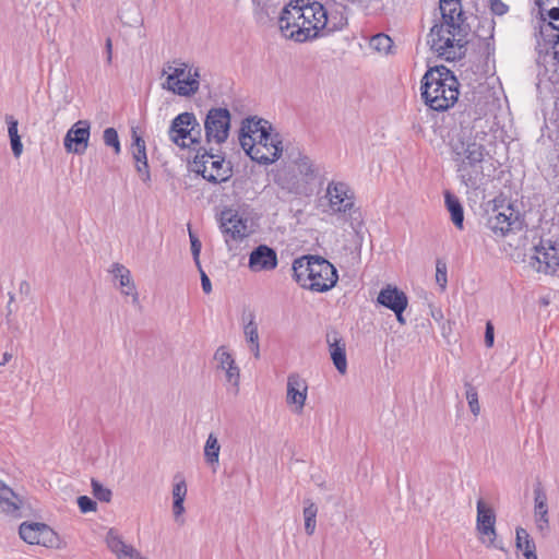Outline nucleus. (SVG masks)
Returning a JSON list of instances; mask_svg holds the SVG:
<instances>
[{
    "mask_svg": "<svg viewBox=\"0 0 559 559\" xmlns=\"http://www.w3.org/2000/svg\"><path fill=\"white\" fill-rule=\"evenodd\" d=\"M444 199L447 209L451 214L452 223L459 229H463L464 212L460 200L449 191L444 193Z\"/></svg>",
    "mask_w": 559,
    "mask_h": 559,
    "instance_id": "c756f323",
    "label": "nucleus"
},
{
    "mask_svg": "<svg viewBox=\"0 0 559 559\" xmlns=\"http://www.w3.org/2000/svg\"><path fill=\"white\" fill-rule=\"evenodd\" d=\"M200 270V273H201V285H202V289L205 294H210L212 292V284H211V281L209 278V276L206 275V273L201 269V266L199 267Z\"/></svg>",
    "mask_w": 559,
    "mask_h": 559,
    "instance_id": "13d9d810",
    "label": "nucleus"
},
{
    "mask_svg": "<svg viewBox=\"0 0 559 559\" xmlns=\"http://www.w3.org/2000/svg\"><path fill=\"white\" fill-rule=\"evenodd\" d=\"M428 44L439 57L447 61H454L465 55L466 32L461 25L452 28L445 24H436L428 35Z\"/></svg>",
    "mask_w": 559,
    "mask_h": 559,
    "instance_id": "7ed1b4c3",
    "label": "nucleus"
},
{
    "mask_svg": "<svg viewBox=\"0 0 559 559\" xmlns=\"http://www.w3.org/2000/svg\"><path fill=\"white\" fill-rule=\"evenodd\" d=\"M91 124L87 120H79L67 132L63 145L68 153L83 154L88 145Z\"/></svg>",
    "mask_w": 559,
    "mask_h": 559,
    "instance_id": "2eb2a0df",
    "label": "nucleus"
},
{
    "mask_svg": "<svg viewBox=\"0 0 559 559\" xmlns=\"http://www.w3.org/2000/svg\"><path fill=\"white\" fill-rule=\"evenodd\" d=\"M449 146L454 168L466 165L467 162L474 163L486 159L485 145L476 141V136L467 127L461 126L460 131L451 138Z\"/></svg>",
    "mask_w": 559,
    "mask_h": 559,
    "instance_id": "39448f33",
    "label": "nucleus"
},
{
    "mask_svg": "<svg viewBox=\"0 0 559 559\" xmlns=\"http://www.w3.org/2000/svg\"><path fill=\"white\" fill-rule=\"evenodd\" d=\"M528 265L538 273L556 274L559 270V248L552 245L536 246Z\"/></svg>",
    "mask_w": 559,
    "mask_h": 559,
    "instance_id": "4468645a",
    "label": "nucleus"
},
{
    "mask_svg": "<svg viewBox=\"0 0 559 559\" xmlns=\"http://www.w3.org/2000/svg\"><path fill=\"white\" fill-rule=\"evenodd\" d=\"M224 371L226 373L227 382L230 383L237 391L238 385H239V377H240L239 368L236 366V364H234L230 367H227L226 369H224Z\"/></svg>",
    "mask_w": 559,
    "mask_h": 559,
    "instance_id": "49530a36",
    "label": "nucleus"
},
{
    "mask_svg": "<svg viewBox=\"0 0 559 559\" xmlns=\"http://www.w3.org/2000/svg\"><path fill=\"white\" fill-rule=\"evenodd\" d=\"M22 506V499L9 487L3 486L0 490V507L10 514L15 513Z\"/></svg>",
    "mask_w": 559,
    "mask_h": 559,
    "instance_id": "7c9ffc66",
    "label": "nucleus"
},
{
    "mask_svg": "<svg viewBox=\"0 0 559 559\" xmlns=\"http://www.w3.org/2000/svg\"><path fill=\"white\" fill-rule=\"evenodd\" d=\"M465 388H466V400L468 402L469 409L474 416H478L480 413V405L478 402V393H477L476 389L469 383H466Z\"/></svg>",
    "mask_w": 559,
    "mask_h": 559,
    "instance_id": "79ce46f5",
    "label": "nucleus"
},
{
    "mask_svg": "<svg viewBox=\"0 0 559 559\" xmlns=\"http://www.w3.org/2000/svg\"><path fill=\"white\" fill-rule=\"evenodd\" d=\"M11 357H12V355L5 352V353L3 354V358H2V360L0 361V366H3V365H5L7 362H9V360L11 359Z\"/></svg>",
    "mask_w": 559,
    "mask_h": 559,
    "instance_id": "0e129e2a",
    "label": "nucleus"
},
{
    "mask_svg": "<svg viewBox=\"0 0 559 559\" xmlns=\"http://www.w3.org/2000/svg\"><path fill=\"white\" fill-rule=\"evenodd\" d=\"M534 519L537 530L545 533L549 528L548 504L534 506Z\"/></svg>",
    "mask_w": 559,
    "mask_h": 559,
    "instance_id": "4c0bfd02",
    "label": "nucleus"
},
{
    "mask_svg": "<svg viewBox=\"0 0 559 559\" xmlns=\"http://www.w3.org/2000/svg\"><path fill=\"white\" fill-rule=\"evenodd\" d=\"M190 242H191V252L193 255V260L198 267H200V252H201V241L198 239L197 236H194L191 231H189Z\"/></svg>",
    "mask_w": 559,
    "mask_h": 559,
    "instance_id": "09e8293b",
    "label": "nucleus"
},
{
    "mask_svg": "<svg viewBox=\"0 0 559 559\" xmlns=\"http://www.w3.org/2000/svg\"><path fill=\"white\" fill-rule=\"evenodd\" d=\"M393 312L395 313L396 316V320L401 323V324H405V319L403 317V312L404 310H393Z\"/></svg>",
    "mask_w": 559,
    "mask_h": 559,
    "instance_id": "e2e57ef3",
    "label": "nucleus"
},
{
    "mask_svg": "<svg viewBox=\"0 0 559 559\" xmlns=\"http://www.w3.org/2000/svg\"><path fill=\"white\" fill-rule=\"evenodd\" d=\"M135 168L143 182L146 183L151 181V174L147 162L135 164Z\"/></svg>",
    "mask_w": 559,
    "mask_h": 559,
    "instance_id": "864d4df0",
    "label": "nucleus"
},
{
    "mask_svg": "<svg viewBox=\"0 0 559 559\" xmlns=\"http://www.w3.org/2000/svg\"><path fill=\"white\" fill-rule=\"evenodd\" d=\"M307 390V382L300 376H288L286 400L288 404H294L296 406V411L298 413H300L305 406Z\"/></svg>",
    "mask_w": 559,
    "mask_h": 559,
    "instance_id": "4be33fe9",
    "label": "nucleus"
},
{
    "mask_svg": "<svg viewBox=\"0 0 559 559\" xmlns=\"http://www.w3.org/2000/svg\"><path fill=\"white\" fill-rule=\"evenodd\" d=\"M187 496V485L183 480L175 484L173 488V498L174 500L179 499L180 501H185Z\"/></svg>",
    "mask_w": 559,
    "mask_h": 559,
    "instance_id": "603ef678",
    "label": "nucleus"
},
{
    "mask_svg": "<svg viewBox=\"0 0 559 559\" xmlns=\"http://www.w3.org/2000/svg\"><path fill=\"white\" fill-rule=\"evenodd\" d=\"M542 21L543 24L539 27L538 34H536L537 37L543 39L545 44L552 45V48L559 46V34L558 32V25H555L552 22L546 23V19L542 14Z\"/></svg>",
    "mask_w": 559,
    "mask_h": 559,
    "instance_id": "473e14b6",
    "label": "nucleus"
},
{
    "mask_svg": "<svg viewBox=\"0 0 559 559\" xmlns=\"http://www.w3.org/2000/svg\"><path fill=\"white\" fill-rule=\"evenodd\" d=\"M392 45H393L392 39L388 35L382 34V33L372 36L370 39L371 48H373L374 50H377L379 52H384V53L390 52Z\"/></svg>",
    "mask_w": 559,
    "mask_h": 559,
    "instance_id": "ea45409f",
    "label": "nucleus"
},
{
    "mask_svg": "<svg viewBox=\"0 0 559 559\" xmlns=\"http://www.w3.org/2000/svg\"><path fill=\"white\" fill-rule=\"evenodd\" d=\"M322 19V35L326 36L335 32L342 31L347 25V16L345 15V7L333 3L324 7Z\"/></svg>",
    "mask_w": 559,
    "mask_h": 559,
    "instance_id": "a211bd4d",
    "label": "nucleus"
},
{
    "mask_svg": "<svg viewBox=\"0 0 559 559\" xmlns=\"http://www.w3.org/2000/svg\"><path fill=\"white\" fill-rule=\"evenodd\" d=\"M487 160H478L474 163L467 162L466 165L455 167L456 177L467 189L480 190L490 181V167L486 166Z\"/></svg>",
    "mask_w": 559,
    "mask_h": 559,
    "instance_id": "9b49d317",
    "label": "nucleus"
},
{
    "mask_svg": "<svg viewBox=\"0 0 559 559\" xmlns=\"http://www.w3.org/2000/svg\"><path fill=\"white\" fill-rule=\"evenodd\" d=\"M277 264L276 251L266 245H259L249 254L248 267L252 272L272 271Z\"/></svg>",
    "mask_w": 559,
    "mask_h": 559,
    "instance_id": "f3484780",
    "label": "nucleus"
},
{
    "mask_svg": "<svg viewBox=\"0 0 559 559\" xmlns=\"http://www.w3.org/2000/svg\"><path fill=\"white\" fill-rule=\"evenodd\" d=\"M10 143H11V148H12L13 155L16 158L20 157L23 152V144L21 142V138L14 136V138L10 139Z\"/></svg>",
    "mask_w": 559,
    "mask_h": 559,
    "instance_id": "6e6d98bb",
    "label": "nucleus"
},
{
    "mask_svg": "<svg viewBox=\"0 0 559 559\" xmlns=\"http://www.w3.org/2000/svg\"><path fill=\"white\" fill-rule=\"evenodd\" d=\"M104 143L114 148L116 154L121 151L118 132L115 128H106L103 133Z\"/></svg>",
    "mask_w": 559,
    "mask_h": 559,
    "instance_id": "a19ab883",
    "label": "nucleus"
},
{
    "mask_svg": "<svg viewBox=\"0 0 559 559\" xmlns=\"http://www.w3.org/2000/svg\"><path fill=\"white\" fill-rule=\"evenodd\" d=\"M308 289L324 293L335 286L338 280L337 271L332 263L322 257H316Z\"/></svg>",
    "mask_w": 559,
    "mask_h": 559,
    "instance_id": "ddd939ff",
    "label": "nucleus"
},
{
    "mask_svg": "<svg viewBox=\"0 0 559 559\" xmlns=\"http://www.w3.org/2000/svg\"><path fill=\"white\" fill-rule=\"evenodd\" d=\"M436 282L439 284L442 290L447 287V264L440 260L436 264Z\"/></svg>",
    "mask_w": 559,
    "mask_h": 559,
    "instance_id": "a18cd8bd",
    "label": "nucleus"
},
{
    "mask_svg": "<svg viewBox=\"0 0 559 559\" xmlns=\"http://www.w3.org/2000/svg\"><path fill=\"white\" fill-rule=\"evenodd\" d=\"M304 519H305V532L307 535H313L317 526V513L318 508L316 503L310 500H305Z\"/></svg>",
    "mask_w": 559,
    "mask_h": 559,
    "instance_id": "f704fd0d",
    "label": "nucleus"
},
{
    "mask_svg": "<svg viewBox=\"0 0 559 559\" xmlns=\"http://www.w3.org/2000/svg\"><path fill=\"white\" fill-rule=\"evenodd\" d=\"M326 195L333 213L343 214L353 230L358 233L364 219L360 210L355 206L354 194L348 185L342 181H331L326 188Z\"/></svg>",
    "mask_w": 559,
    "mask_h": 559,
    "instance_id": "20e7f679",
    "label": "nucleus"
},
{
    "mask_svg": "<svg viewBox=\"0 0 559 559\" xmlns=\"http://www.w3.org/2000/svg\"><path fill=\"white\" fill-rule=\"evenodd\" d=\"M243 333L247 343L250 346V350L253 354L254 358H260V344H259V331L258 324L254 321V316L250 314V320L243 328Z\"/></svg>",
    "mask_w": 559,
    "mask_h": 559,
    "instance_id": "2f4dec72",
    "label": "nucleus"
},
{
    "mask_svg": "<svg viewBox=\"0 0 559 559\" xmlns=\"http://www.w3.org/2000/svg\"><path fill=\"white\" fill-rule=\"evenodd\" d=\"M515 534L516 548L522 551L525 559H538L535 543L527 531L523 527H518Z\"/></svg>",
    "mask_w": 559,
    "mask_h": 559,
    "instance_id": "c85d7f7f",
    "label": "nucleus"
},
{
    "mask_svg": "<svg viewBox=\"0 0 559 559\" xmlns=\"http://www.w3.org/2000/svg\"><path fill=\"white\" fill-rule=\"evenodd\" d=\"M294 163L301 176L311 179L316 177L318 168L309 156L299 154L298 158H296Z\"/></svg>",
    "mask_w": 559,
    "mask_h": 559,
    "instance_id": "e433bc0d",
    "label": "nucleus"
},
{
    "mask_svg": "<svg viewBox=\"0 0 559 559\" xmlns=\"http://www.w3.org/2000/svg\"><path fill=\"white\" fill-rule=\"evenodd\" d=\"M324 5L320 2L295 0L289 2L281 12L278 25L284 37L296 43H306L322 35V19Z\"/></svg>",
    "mask_w": 559,
    "mask_h": 559,
    "instance_id": "f257e3e1",
    "label": "nucleus"
},
{
    "mask_svg": "<svg viewBox=\"0 0 559 559\" xmlns=\"http://www.w3.org/2000/svg\"><path fill=\"white\" fill-rule=\"evenodd\" d=\"M317 255H304L300 257L293 262V272L295 281L304 288L308 289V285L310 283V272H312V266L314 264V259Z\"/></svg>",
    "mask_w": 559,
    "mask_h": 559,
    "instance_id": "a878e982",
    "label": "nucleus"
},
{
    "mask_svg": "<svg viewBox=\"0 0 559 559\" xmlns=\"http://www.w3.org/2000/svg\"><path fill=\"white\" fill-rule=\"evenodd\" d=\"M219 228L225 236L227 245H229L230 240L235 242L242 241L250 235L248 218L233 209H226L221 212Z\"/></svg>",
    "mask_w": 559,
    "mask_h": 559,
    "instance_id": "f8f14e48",
    "label": "nucleus"
},
{
    "mask_svg": "<svg viewBox=\"0 0 559 559\" xmlns=\"http://www.w3.org/2000/svg\"><path fill=\"white\" fill-rule=\"evenodd\" d=\"M490 10L496 15H503L508 12L509 7L501 0H488Z\"/></svg>",
    "mask_w": 559,
    "mask_h": 559,
    "instance_id": "3c124183",
    "label": "nucleus"
},
{
    "mask_svg": "<svg viewBox=\"0 0 559 559\" xmlns=\"http://www.w3.org/2000/svg\"><path fill=\"white\" fill-rule=\"evenodd\" d=\"M547 15H548V17H549L551 21H558V20H559V7L551 8V9L547 12Z\"/></svg>",
    "mask_w": 559,
    "mask_h": 559,
    "instance_id": "680f3d73",
    "label": "nucleus"
},
{
    "mask_svg": "<svg viewBox=\"0 0 559 559\" xmlns=\"http://www.w3.org/2000/svg\"><path fill=\"white\" fill-rule=\"evenodd\" d=\"M554 59L556 60V63L559 66V45L555 47Z\"/></svg>",
    "mask_w": 559,
    "mask_h": 559,
    "instance_id": "69168bd1",
    "label": "nucleus"
},
{
    "mask_svg": "<svg viewBox=\"0 0 559 559\" xmlns=\"http://www.w3.org/2000/svg\"><path fill=\"white\" fill-rule=\"evenodd\" d=\"M547 504V495L542 486L540 483H538L534 487V506H545Z\"/></svg>",
    "mask_w": 559,
    "mask_h": 559,
    "instance_id": "8fccbe9b",
    "label": "nucleus"
},
{
    "mask_svg": "<svg viewBox=\"0 0 559 559\" xmlns=\"http://www.w3.org/2000/svg\"><path fill=\"white\" fill-rule=\"evenodd\" d=\"M250 158L262 165H270L276 162L283 153L282 138L274 129L262 130L253 142L243 148Z\"/></svg>",
    "mask_w": 559,
    "mask_h": 559,
    "instance_id": "423d86ee",
    "label": "nucleus"
},
{
    "mask_svg": "<svg viewBox=\"0 0 559 559\" xmlns=\"http://www.w3.org/2000/svg\"><path fill=\"white\" fill-rule=\"evenodd\" d=\"M131 152L135 164L147 162L145 141L140 135L135 134V132L133 133Z\"/></svg>",
    "mask_w": 559,
    "mask_h": 559,
    "instance_id": "58836bf2",
    "label": "nucleus"
},
{
    "mask_svg": "<svg viewBox=\"0 0 559 559\" xmlns=\"http://www.w3.org/2000/svg\"><path fill=\"white\" fill-rule=\"evenodd\" d=\"M173 510L176 518L181 515L185 511L183 501H180L179 499L174 500Z\"/></svg>",
    "mask_w": 559,
    "mask_h": 559,
    "instance_id": "bf43d9fd",
    "label": "nucleus"
},
{
    "mask_svg": "<svg viewBox=\"0 0 559 559\" xmlns=\"http://www.w3.org/2000/svg\"><path fill=\"white\" fill-rule=\"evenodd\" d=\"M486 225L496 236L504 237L509 233L520 230L522 222L520 213L511 204L498 206L495 203L488 213Z\"/></svg>",
    "mask_w": 559,
    "mask_h": 559,
    "instance_id": "1a4fd4ad",
    "label": "nucleus"
},
{
    "mask_svg": "<svg viewBox=\"0 0 559 559\" xmlns=\"http://www.w3.org/2000/svg\"><path fill=\"white\" fill-rule=\"evenodd\" d=\"M105 47H106V53H107V62L110 63L111 58H112V43H111L110 38L106 39Z\"/></svg>",
    "mask_w": 559,
    "mask_h": 559,
    "instance_id": "052dcab7",
    "label": "nucleus"
},
{
    "mask_svg": "<svg viewBox=\"0 0 559 559\" xmlns=\"http://www.w3.org/2000/svg\"><path fill=\"white\" fill-rule=\"evenodd\" d=\"M440 11L442 16V23L449 25V27H456V25L463 26L464 13L462 4L459 0H440Z\"/></svg>",
    "mask_w": 559,
    "mask_h": 559,
    "instance_id": "b1692460",
    "label": "nucleus"
},
{
    "mask_svg": "<svg viewBox=\"0 0 559 559\" xmlns=\"http://www.w3.org/2000/svg\"><path fill=\"white\" fill-rule=\"evenodd\" d=\"M199 76L200 74L198 69L192 71V69L189 68L187 75L179 79L178 84L171 86L173 88H169L168 91H171L179 96H191L199 90Z\"/></svg>",
    "mask_w": 559,
    "mask_h": 559,
    "instance_id": "bb28decb",
    "label": "nucleus"
},
{
    "mask_svg": "<svg viewBox=\"0 0 559 559\" xmlns=\"http://www.w3.org/2000/svg\"><path fill=\"white\" fill-rule=\"evenodd\" d=\"M187 64L182 63L180 67L173 68L170 64H167V68H164L163 73H168L166 78V82L163 84V87L166 90L173 88L178 84V80L186 76L188 73Z\"/></svg>",
    "mask_w": 559,
    "mask_h": 559,
    "instance_id": "c9c22d12",
    "label": "nucleus"
},
{
    "mask_svg": "<svg viewBox=\"0 0 559 559\" xmlns=\"http://www.w3.org/2000/svg\"><path fill=\"white\" fill-rule=\"evenodd\" d=\"M168 135L170 141L181 148H190L201 143V126L193 112H182L170 123Z\"/></svg>",
    "mask_w": 559,
    "mask_h": 559,
    "instance_id": "0eeeda50",
    "label": "nucleus"
},
{
    "mask_svg": "<svg viewBox=\"0 0 559 559\" xmlns=\"http://www.w3.org/2000/svg\"><path fill=\"white\" fill-rule=\"evenodd\" d=\"M493 340H495L493 325L491 324V322H487L486 331H485L486 346L491 347L493 345Z\"/></svg>",
    "mask_w": 559,
    "mask_h": 559,
    "instance_id": "4d7b16f0",
    "label": "nucleus"
},
{
    "mask_svg": "<svg viewBox=\"0 0 559 559\" xmlns=\"http://www.w3.org/2000/svg\"><path fill=\"white\" fill-rule=\"evenodd\" d=\"M230 119V112L227 108H211L204 120L206 141L218 145L225 143L229 136Z\"/></svg>",
    "mask_w": 559,
    "mask_h": 559,
    "instance_id": "9d476101",
    "label": "nucleus"
},
{
    "mask_svg": "<svg viewBox=\"0 0 559 559\" xmlns=\"http://www.w3.org/2000/svg\"><path fill=\"white\" fill-rule=\"evenodd\" d=\"M460 83L444 66L430 68L421 80V97L435 111H445L457 102Z\"/></svg>",
    "mask_w": 559,
    "mask_h": 559,
    "instance_id": "f03ea898",
    "label": "nucleus"
},
{
    "mask_svg": "<svg viewBox=\"0 0 559 559\" xmlns=\"http://www.w3.org/2000/svg\"><path fill=\"white\" fill-rule=\"evenodd\" d=\"M378 302L390 310H405L408 305L407 296L397 287L388 285L382 288L377 298Z\"/></svg>",
    "mask_w": 559,
    "mask_h": 559,
    "instance_id": "5701e85b",
    "label": "nucleus"
},
{
    "mask_svg": "<svg viewBox=\"0 0 559 559\" xmlns=\"http://www.w3.org/2000/svg\"><path fill=\"white\" fill-rule=\"evenodd\" d=\"M107 546L118 559H146L130 545L122 542L118 534L110 530L106 537Z\"/></svg>",
    "mask_w": 559,
    "mask_h": 559,
    "instance_id": "393cba45",
    "label": "nucleus"
},
{
    "mask_svg": "<svg viewBox=\"0 0 559 559\" xmlns=\"http://www.w3.org/2000/svg\"><path fill=\"white\" fill-rule=\"evenodd\" d=\"M558 32H559V24H558Z\"/></svg>",
    "mask_w": 559,
    "mask_h": 559,
    "instance_id": "774afa93",
    "label": "nucleus"
},
{
    "mask_svg": "<svg viewBox=\"0 0 559 559\" xmlns=\"http://www.w3.org/2000/svg\"><path fill=\"white\" fill-rule=\"evenodd\" d=\"M536 4L538 5V8L540 9V11H543V2L542 0H537L536 1Z\"/></svg>",
    "mask_w": 559,
    "mask_h": 559,
    "instance_id": "338daca9",
    "label": "nucleus"
},
{
    "mask_svg": "<svg viewBox=\"0 0 559 559\" xmlns=\"http://www.w3.org/2000/svg\"><path fill=\"white\" fill-rule=\"evenodd\" d=\"M5 121L8 123L9 138L12 139L14 136H20L19 135V130H17V126H19L17 120L13 116L7 115L5 116Z\"/></svg>",
    "mask_w": 559,
    "mask_h": 559,
    "instance_id": "5fc2aeb1",
    "label": "nucleus"
},
{
    "mask_svg": "<svg viewBox=\"0 0 559 559\" xmlns=\"http://www.w3.org/2000/svg\"><path fill=\"white\" fill-rule=\"evenodd\" d=\"M477 518H476V530L481 536L488 537L487 546H493V542L497 537L496 532V514L491 507H489L483 499L477 501Z\"/></svg>",
    "mask_w": 559,
    "mask_h": 559,
    "instance_id": "dca6fc26",
    "label": "nucleus"
},
{
    "mask_svg": "<svg viewBox=\"0 0 559 559\" xmlns=\"http://www.w3.org/2000/svg\"><path fill=\"white\" fill-rule=\"evenodd\" d=\"M110 272L112 273L114 277L119 281V284L122 288L121 293L127 296L132 295L133 300L136 301L138 294L131 278L130 271L120 263H114Z\"/></svg>",
    "mask_w": 559,
    "mask_h": 559,
    "instance_id": "cd10ccee",
    "label": "nucleus"
},
{
    "mask_svg": "<svg viewBox=\"0 0 559 559\" xmlns=\"http://www.w3.org/2000/svg\"><path fill=\"white\" fill-rule=\"evenodd\" d=\"M194 170L205 180L219 183L227 181L231 177V166L229 162L221 155L203 150L198 151L193 158Z\"/></svg>",
    "mask_w": 559,
    "mask_h": 559,
    "instance_id": "6e6552de",
    "label": "nucleus"
},
{
    "mask_svg": "<svg viewBox=\"0 0 559 559\" xmlns=\"http://www.w3.org/2000/svg\"><path fill=\"white\" fill-rule=\"evenodd\" d=\"M272 124L262 118L249 117L242 121L239 141L242 148H246L251 142L258 139V135H261V131H270L272 130Z\"/></svg>",
    "mask_w": 559,
    "mask_h": 559,
    "instance_id": "412c9836",
    "label": "nucleus"
},
{
    "mask_svg": "<svg viewBox=\"0 0 559 559\" xmlns=\"http://www.w3.org/2000/svg\"><path fill=\"white\" fill-rule=\"evenodd\" d=\"M91 486L92 492L96 499L103 502H109L111 500V490L104 487L98 480L93 478L91 481Z\"/></svg>",
    "mask_w": 559,
    "mask_h": 559,
    "instance_id": "37998d69",
    "label": "nucleus"
},
{
    "mask_svg": "<svg viewBox=\"0 0 559 559\" xmlns=\"http://www.w3.org/2000/svg\"><path fill=\"white\" fill-rule=\"evenodd\" d=\"M19 534L27 544L46 545L47 542H49V537L52 535V531L44 523L24 522L20 525Z\"/></svg>",
    "mask_w": 559,
    "mask_h": 559,
    "instance_id": "aec40b11",
    "label": "nucleus"
},
{
    "mask_svg": "<svg viewBox=\"0 0 559 559\" xmlns=\"http://www.w3.org/2000/svg\"><path fill=\"white\" fill-rule=\"evenodd\" d=\"M214 359L218 362V368L222 370L235 364L233 356L224 347H219L216 350Z\"/></svg>",
    "mask_w": 559,
    "mask_h": 559,
    "instance_id": "c03bdc74",
    "label": "nucleus"
},
{
    "mask_svg": "<svg viewBox=\"0 0 559 559\" xmlns=\"http://www.w3.org/2000/svg\"><path fill=\"white\" fill-rule=\"evenodd\" d=\"M78 504L82 513L93 512L97 509V503L87 496H80L78 498Z\"/></svg>",
    "mask_w": 559,
    "mask_h": 559,
    "instance_id": "de8ad7c7",
    "label": "nucleus"
},
{
    "mask_svg": "<svg viewBox=\"0 0 559 559\" xmlns=\"http://www.w3.org/2000/svg\"><path fill=\"white\" fill-rule=\"evenodd\" d=\"M326 343L329 345V352L331 359L336 370L344 374L347 371V359H346V344L344 338L336 330H330L326 332Z\"/></svg>",
    "mask_w": 559,
    "mask_h": 559,
    "instance_id": "6ab92c4d",
    "label": "nucleus"
},
{
    "mask_svg": "<svg viewBox=\"0 0 559 559\" xmlns=\"http://www.w3.org/2000/svg\"><path fill=\"white\" fill-rule=\"evenodd\" d=\"M219 452L221 445L217 437L214 433H210L204 447V459L209 465L213 466L214 471L218 465Z\"/></svg>",
    "mask_w": 559,
    "mask_h": 559,
    "instance_id": "72a5a7b5",
    "label": "nucleus"
}]
</instances>
